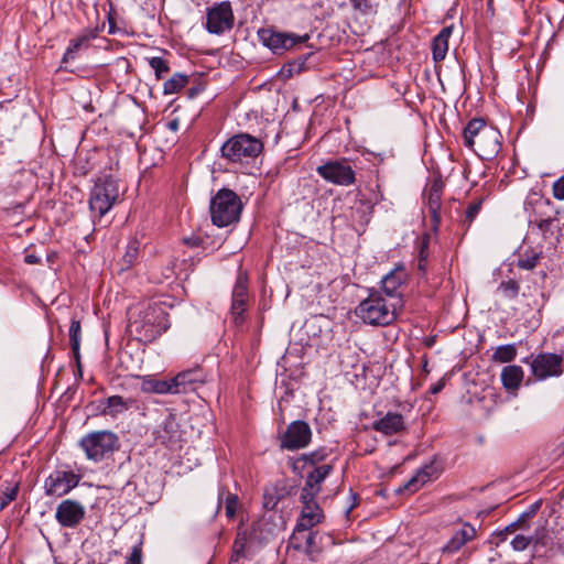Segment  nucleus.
Masks as SVG:
<instances>
[{"mask_svg": "<svg viewBox=\"0 0 564 564\" xmlns=\"http://www.w3.org/2000/svg\"><path fill=\"white\" fill-rule=\"evenodd\" d=\"M323 518L324 513L318 503L316 501H311L308 505H303L297 523L303 528H313L321 523Z\"/></svg>", "mask_w": 564, "mask_h": 564, "instance_id": "25", "label": "nucleus"}, {"mask_svg": "<svg viewBox=\"0 0 564 564\" xmlns=\"http://www.w3.org/2000/svg\"><path fill=\"white\" fill-rule=\"evenodd\" d=\"M498 291H500L506 299L513 300L519 295L520 284L512 279L501 281Z\"/></svg>", "mask_w": 564, "mask_h": 564, "instance_id": "42", "label": "nucleus"}, {"mask_svg": "<svg viewBox=\"0 0 564 564\" xmlns=\"http://www.w3.org/2000/svg\"><path fill=\"white\" fill-rule=\"evenodd\" d=\"M429 248H430V235L424 234L417 241V249H419L417 258L429 259V254H430Z\"/></svg>", "mask_w": 564, "mask_h": 564, "instance_id": "49", "label": "nucleus"}, {"mask_svg": "<svg viewBox=\"0 0 564 564\" xmlns=\"http://www.w3.org/2000/svg\"><path fill=\"white\" fill-rule=\"evenodd\" d=\"M553 197L557 200H564V174L552 185Z\"/></svg>", "mask_w": 564, "mask_h": 564, "instance_id": "51", "label": "nucleus"}, {"mask_svg": "<svg viewBox=\"0 0 564 564\" xmlns=\"http://www.w3.org/2000/svg\"><path fill=\"white\" fill-rule=\"evenodd\" d=\"M126 564H142V542L141 541L132 547L131 553H130L129 557L127 558Z\"/></svg>", "mask_w": 564, "mask_h": 564, "instance_id": "50", "label": "nucleus"}, {"mask_svg": "<svg viewBox=\"0 0 564 564\" xmlns=\"http://www.w3.org/2000/svg\"><path fill=\"white\" fill-rule=\"evenodd\" d=\"M249 305L248 275L239 271L236 283L232 289L231 314L236 324L242 323V314Z\"/></svg>", "mask_w": 564, "mask_h": 564, "instance_id": "12", "label": "nucleus"}, {"mask_svg": "<svg viewBox=\"0 0 564 564\" xmlns=\"http://www.w3.org/2000/svg\"><path fill=\"white\" fill-rule=\"evenodd\" d=\"M262 151V143L259 139L240 133L231 137L221 147L223 156L231 162L248 163L256 159Z\"/></svg>", "mask_w": 564, "mask_h": 564, "instance_id": "7", "label": "nucleus"}, {"mask_svg": "<svg viewBox=\"0 0 564 564\" xmlns=\"http://www.w3.org/2000/svg\"><path fill=\"white\" fill-rule=\"evenodd\" d=\"M552 223V219H544V220H541L540 224H539V228L540 229H546Z\"/></svg>", "mask_w": 564, "mask_h": 564, "instance_id": "59", "label": "nucleus"}, {"mask_svg": "<svg viewBox=\"0 0 564 564\" xmlns=\"http://www.w3.org/2000/svg\"><path fill=\"white\" fill-rule=\"evenodd\" d=\"M18 491V482L10 481L0 486V511L17 498Z\"/></svg>", "mask_w": 564, "mask_h": 564, "instance_id": "35", "label": "nucleus"}, {"mask_svg": "<svg viewBox=\"0 0 564 564\" xmlns=\"http://www.w3.org/2000/svg\"><path fill=\"white\" fill-rule=\"evenodd\" d=\"M149 65L155 73L156 79H161L170 70V66L165 59L154 56L148 59Z\"/></svg>", "mask_w": 564, "mask_h": 564, "instance_id": "44", "label": "nucleus"}, {"mask_svg": "<svg viewBox=\"0 0 564 564\" xmlns=\"http://www.w3.org/2000/svg\"><path fill=\"white\" fill-rule=\"evenodd\" d=\"M382 0H350L352 7L364 14H376Z\"/></svg>", "mask_w": 564, "mask_h": 564, "instance_id": "40", "label": "nucleus"}, {"mask_svg": "<svg viewBox=\"0 0 564 564\" xmlns=\"http://www.w3.org/2000/svg\"><path fill=\"white\" fill-rule=\"evenodd\" d=\"M306 458L308 466H315L317 463L324 460L325 454L322 451H315L310 454H302Z\"/></svg>", "mask_w": 564, "mask_h": 564, "instance_id": "53", "label": "nucleus"}, {"mask_svg": "<svg viewBox=\"0 0 564 564\" xmlns=\"http://www.w3.org/2000/svg\"><path fill=\"white\" fill-rule=\"evenodd\" d=\"M517 356V348L513 344L501 345L496 348L492 360L498 362H510Z\"/></svg>", "mask_w": 564, "mask_h": 564, "instance_id": "38", "label": "nucleus"}, {"mask_svg": "<svg viewBox=\"0 0 564 564\" xmlns=\"http://www.w3.org/2000/svg\"><path fill=\"white\" fill-rule=\"evenodd\" d=\"M308 55L310 54L303 55L293 62H288L286 76L292 77L294 74H299L304 68V65H305V62H306ZM284 77H285V74H284Z\"/></svg>", "mask_w": 564, "mask_h": 564, "instance_id": "46", "label": "nucleus"}, {"mask_svg": "<svg viewBox=\"0 0 564 564\" xmlns=\"http://www.w3.org/2000/svg\"><path fill=\"white\" fill-rule=\"evenodd\" d=\"M444 185L442 181H433L430 186L424 191V198L426 199L427 210L431 215L433 227L436 230L441 224V198Z\"/></svg>", "mask_w": 564, "mask_h": 564, "instance_id": "18", "label": "nucleus"}, {"mask_svg": "<svg viewBox=\"0 0 564 564\" xmlns=\"http://www.w3.org/2000/svg\"><path fill=\"white\" fill-rule=\"evenodd\" d=\"M332 470L333 467L328 464L314 467V469L308 473L305 484L314 488H319V485L324 481V479L329 475Z\"/></svg>", "mask_w": 564, "mask_h": 564, "instance_id": "36", "label": "nucleus"}, {"mask_svg": "<svg viewBox=\"0 0 564 564\" xmlns=\"http://www.w3.org/2000/svg\"><path fill=\"white\" fill-rule=\"evenodd\" d=\"M530 521L531 519L524 512H522L514 522L510 523L505 528L503 531L499 532V536H501L502 540H507L508 534L516 533L518 530H528L530 529Z\"/></svg>", "mask_w": 564, "mask_h": 564, "instance_id": "37", "label": "nucleus"}, {"mask_svg": "<svg viewBox=\"0 0 564 564\" xmlns=\"http://www.w3.org/2000/svg\"><path fill=\"white\" fill-rule=\"evenodd\" d=\"M237 505H238L237 496L229 495L226 498V514H227V517L232 518L235 516L236 509H237Z\"/></svg>", "mask_w": 564, "mask_h": 564, "instance_id": "52", "label": "nucleus"}, {"mask_svg": "<svg viewBox=\"0 0 564 564\" xmlns=\"http://www.w3.org/2000/svg\"><path fill=\"white\" fill-rule=\"evenodd\" d=\"M484 200H485L484 197H478V198L470 200L466 205L464 212L459 215L458 225L464 232H466L470 228L474 220L480 214V212L482 209Z\"/></svg>", "mask_w": 564, "mask_h": 564, "instance_id": "26", "label": "nucleus"}, {"mask_svg": "<svg viewBox=\"0 0 564 564\" xmlns=\"http://www.w3.org/2000/svg\"><path fill=\"white\" fill-rule=\"evenodd\" d=\"M85 513V507L80 502L65 499L57 506L55 519L62 527L75 528L83 521Z\"/></svg>", "mask_w": 564, "mask_h": 564, "instance_id": "14", "label": "nucleus"}, {"mask_svg": "<svg viewBox=\"0 0 564 564\" xmlns=\"http://www.w3.org/2000/svg\"><path fill=\"white\" fill-rule=\"evenodd\" d=\"M405 280L406 273L402 268H397L382 278V289L392 302L395 299H401L398 290L405 283Z\"/></svg>", "mask_w": 564, "mask_h": 564, "instance_id": "22", "label": "nucleus"}, {"mask_svg": "<svg viewBox=\"0 0 564 564\" xmlns=\"http://www.w3.org/2000/svg\"><path fill=\"white\" fill-rule=\"evenodd\" d=\"M140 243L137 240L129 241L124 256L122 257V269L130 268L139 256Z\"/></svg>", "mask_w": 564, "mask_h": 564, "instance_id": "41", "label": "nucleus"}, {"mask_svg": "<svg viewBox=\"0 0 564 564\" xmlns=\"http://www.w3.org/2000/svg\"><path fill=\"white\" fill-rule=\"evenodd\" d=\"M129 327L140 340L153 341L170 327L169 315L162 305L150 304L139 312Z\"/></svg>", "mask_w": 564, "mask_h": 564, "instance_id": "3", "label": "nucleus"}, {"mask_svg": "<svg viewBox=\"0 0 564 564\" xmlns=\"http://www.w3.org/2000/svg\"><path fill=\"white\" fill-rule=\"evenodd\" d=\"M242 204L230 189H220L210 200L212 221L217 227H226L239 219Z\"/></svg>", "mask_w": 564, "mask_h": 564, "instance_id": "4", "label": "nucleus"}, {"mask_svg": "<svg viewBox=\"0 0 564 564\" xmlns=\"http://www.w3.org/2000/svg\"><path fill=\"white\" fill-rule=\"evenodd\" d=\"M500 131L481 118L471 119L463 131L464 145L471 149L480 159L492 160L502 148Z\"/></svg>", "mask_w": 564, "mask_h": 564, "instance_id": "1", "label": "nucleus"}, {"mask_svg": "<svg viewBox=\"0 0 564 564\" xmlns=\"http://www.w3.org/2000/svg\"><path fill=\"white\" fill-rule=\"evenodd\" d=\"M372 429L386 436H391L405 431L406 426L402 414L388 412L372 423Z\"/></svg>", "mask_w": 564, "mask_h": 564, "instance_id": "19", "label": "nucleus"}, {"mask_svg": "<svg viewBox=\"0 0 564 564\" xmlns=\"http://www.w3.org/2000/svg\"><path fill=\"white\" fill-rule=\"evenodd\" d=\"M119 196V184L113 177H98L90 192L89 208L91 213L102 217L118 202Z\"/></svg>", "mask_w": 564, "mask_h": 564, "instance_id": "5", "label": "nucleus"}, {"mask_svg": "<svg viewBox=\"0 0 564 564\" xmlns=\"http://www.w3.org/2000/svg\"><path fill=\"white\" fill-rule=\"evenodd\" d=\"M234 25V13L229 1H223L207 10L206 29L212 34H223Z\"/></svg>", "mask_w": 564, "mask_h": 564, "instance_id": "9", "label": "nucleus"}, {"mask_svg": "<svg viewBox=\"0 0 564 564\" xmlns=\"http://www.w3.org/2000/svg\"><path fill=\"white\" fill-rule=\"evenodd\" d=\"M281 498L280 489L276 486L268 487L263 494V507L267 510H273L276 508Z\"/></svg>", "mask_w": 564, "mask_h": 564, "instance_id": "39", "label": "nucleus"}, {"mask_svg": "<svg viewBox=\"0 0 564 564\" xmlns=\"http://www.w3.org/2000/svg\"><path fill=\"white\" fill-rule=\"evenodd\" d=\"M310 39L307 33L303 35H296L295 33L284 32V50H289L296 44L304 43Z\"/></svg>", "mask_w": 564, "mask_h": 564, "instance_id": "45", "label": "nucleus"}, {"mask_svg": "<svg viewBox=\"0 0 564 564\" xmlns=\"http://www.w3.org/2000/svg\"><path fill=\"white\" fill-rule=\"evenodd\" d=\"M433 470V465H425L424 467L420 468L411 479L395 489V494L402 495L405 491L410 494L416 492L425 482L432 478Z\"/></svg>", "mask_w": 564, "mask_h": 564, "instance_id": "23", "label": "nucleus"}, {"mask_svg": "<svg viewBox=\"0 0 564 564\" xmlns=\"http://www.w3.org/2000/svg\"><path fill=\"white\" fill-rule=\"evenodd\" d=\"M188 84V76L182 73H175L170 79L163 85L164 95L177 94Z\"/></svg>", "mask_w": 564, "mask_h": 564, "instance_id": "34", "label": "nucleus"}, {"mask_svg": "<svg viewBox=\"0 0 564 564\" xmlns=\"http://www.w3.org/2000/svg\"><path fill=\"white\" fill-rule=\"evenodd\" d=\"M79 445L86 457L94 462H100L113 454L119 448L118 436L110 431H96L85 435Z\"/></svg>", "mask_w": 564, "mask_h": 564, "instance_id": "6", "label": "nucleus"}, {"mask_svg": "<svg viewBox=\"0 0 564 564\" xmlns=\"http://www.w3.org/2000/svg\"><path fill=\"white\" fill-rule=\"evenodd\" d=\"M154 434L161 444L172 448L176 447L182 440V431L175 414L166 413Z\"/></svg>", "mask_w": 564, "mask_h": 564, "instance_id": "15", "label": "nucleus"}, {"mask_svg": "<svg viewBox=\"0 0 564 564\" xmlns=\"http://www.w3.org/2000/svg\"><path fill=\"white\" fill-rule=\"evenodd\" d=\"M453 33V26L443 28L432 42V56L435 63L442 62L448 52V41Z\"/></svg>", "mask_w": 564, "mask_h": 564, "instance_id": "24", "label": "nucleus"}, {"mask_svg": "<svg viewBox=\"0 0 564 564\" xmlns=\"http://www.w3.org/2000/svg\"><path fill=\"white\" fill-rule=\"evenodd\" d=\"M350 497H351V505L349 506V508L347 509V513H349L354 508H356L358 506V497L356 494H354L352 491H350Z\"/></svg>", "mask_w": 564, "mask_h": 564, "instance_id": "58", "label": "nucleus"}, {"mask_svg": "<svg viewBox=\"0 0 564 564\" xmlns=\"http://www.w3.org/2000/svg\"><path fill=\"white\" fill-rule=\"evenodd\" d=\"M563 358L561 355L543 352L539 354L531 362L534 377L544 380L550 377H558L563 372Z\"/></svg>", "mask_w": 564, "mask_h": 564, "instance_id": "11", "label": "nucleus"}, {"mask_svg": "<svg viewBox=\"0 0 564 564\" xmlns=\"http://www.w3.org/2000/svg\"><path fill=\"white\" fill-rule=\"evenodd\" d=\"M535 542V530L533 534L525 535L523 533H518L510 541V544L514 551H524L530 544L534 545Z\"/></svg>", "mask_w": 564, "mask_h": 564, "instance_id": "43", "label": "nucleus"}, {"mask_svg": "<svg viewBox=\"0 0 564 564\" xmlns=\"http://www.w3.org/2000/svg\"><path fill=\"white\" fill-rule=\"evenodd\" d=\"M289 465L296 475L302 476L303 471L308 466V463L306 462V458L301 455L296 458H290Z\"/></svg>", "mask_w": 564, "mask_h": 564, "instance_id": "48", "label": "nucleus"}, {"mask_svg": "<svg viewBox=\"0 0 564 564\" xmlns=\"http://www.w3.org/2000/svg\"><path fill=\"white\" fill-rule=\"evenodd\" d=\"M523 369L518 365L506 366L501 370L500 379L508 391L517 390L523 380Z\"/></svg>", "mask_w": 564, "mask_h": 564, "instance_id": "28", "label": "nucleus"}, {"mask_svg": "<svg viewBox=\"0 0 564 564\" xmlns=\"http://www.w3.org/2000/svg\"><path fill=\"white\" fill-rule=\"evenodd\" d=\"M174 394L196 391L206 381V375L200 367L184 370L172 378Z\"/></svg>", "mask_w": 564, "mask_h": 564, "instance_id": "16", "label": "nucleus"}, {"mask_svg": "<svg viewBox=\"0 0 564 564\" xmlns=\"http://www.w3.org/2000/svg\"><path fill=\"white\" fill-rule=\"evenodd\" d=\"M260 42L274 53L282 47V33L275 32L270 28H263L258 31Z\"/></svg>", "mask_w": 564, "mask_h": 564, "instance_id": "33", "label": "nucleus"}, {"mask_svg": "<svg viewBox=\"0 0 564 564\" xmlns=\"http://www.w3.org/2000/svg\"><path fill=\"white\" fill-rule=\"evenodd\" d=\"M443 388H444V381L441 380L436 384L431 387L430 391L432 394H437L438 392H441L443 390Z\"/></svg>", "mask_w": 564, "mask_h": 564, "instance_id": "57", "label": "nucleus"}, {"mask_svg": "<svg viewBox=\"0 0 564 564\" xmlns=\"http://www.w3.org/2000/svg\"><path fill=\"white\" fill-rule=\"evenodd\" d=\"M475 536V528L469 523H465L454 532L449 541L442 547V551L443 553L454 554Z\"/></svg>", "mask_w": 564, "mask_h": 564, "instance_id": "21", "label": "nucleus"}, {"mask_svg": "<svg viewBox=\"0 0 564 564\" xmlns=\"http://www.w3.org/2000/svg\"><path fill=\"white\" fill-rule=\"evenodd\" d=\"M132 403L133 402L131 399H123L120 395H112L107 399L106 405L102 409V413L105 415L116 417L119 414H122L123 412L128 411L131 408Z\"/></svg>", "mask_w": 564, "mask_h": 564, "instance_id": "31", "label": "nucleus"}, {"mask_svg": "<svg viewBox=\"0 0 564 564\" xmlns=\"http://www.w3.org/2000/svg\"><path fill=\"white\" fill-rule=\"evenodd\" d=\"M96 37V33L94 31H85L77 37L69 41V44L63 55L62 62L68 63L73 61L76 56V53L82 48H87L93 39Z\"/></svg>", "mask_w": 564, "mask_h": 564, "instance_id": "27", "label": "nucleus"}, {"mask_svg": "<svg viewBox=\"0 0 564 564\" xmlns=\"http://www.w3.org/2000/svg\"><path fill=\"white\" fill-rule=\"evenodd\" d=\"M141 390L145 393L156 394H174V387L172 379L170 380H158L153 377H144L141 382Z\"/></svg>", "mask_w": 564, "mask_h": 564, "instance_id": "29", "label": "nucleus"}, {"mask_svg": "<svg viewBox=\"0 0 564 564\" xmlns=\"http://www.w3.org/2000/svg\"><path fill=\"white\" fill-rule=\"evenodd\" d=\"M541 507V501H535L533 503H531L524 511V513L530 518L532 519L539 511Z\"/></svg>", "mask_w": 564, "mask_h": 564, "instance_id": "55", "label": "nucleus"}, {"mask_svg": "<svg viewBox=\"0 0 564 564\" xmlns=\"http://www.w3.org/2000/svg\"><path fill=\"white\" fill-rule=\"evenodd\" d=\"M312 440V430L305 421H294L284 431V448L295 451L305 448Z\"/></svg>", "mask_w": 564, "mask_h": 564, "instance_id": "13", "label": "nucleus"}, {"mask_svg": "<svg viewBox=\"0 0 564 564\" xmlns=\"http://www.w3.org/2000/svg\"><path fill=\"white\" fill-rule=\"evenodd\" d=\"M80 322L77 319H72L68 335L69 343L73 351V356L78 369V372L82 375V364H80Z\"/></svg>", "mask_w": 564, "mask_h": 564, "instance_id": "32", "label": "nucleus"}, {"mask_svg": "<svg viewBox=\"0 0 564 564\" xmlns=\"http://www.w3.org/2000/svg\"><path fill=\"white\" fill-rule=\"evenodd\" d=\"M79 479V476L72 470L57 469L45 479V494L56 497L67 495L78 485Z\"/></svg>", "mask_w": 564, "mask_h": 564, "instance_id": "10", "label": "nucleus"}, {"mask_svg": "<svg viewBox=\"0 0 564 564\" xmlns=\"http://www.w3.org/2000/svg\"><path fill=\"white\" fill-rule=\"evenodd\" d=\"M402 306V299L387 301L380 292L371 291L356 307L355 313L364 323L386 326L397 318V310Z\"/></svg>", "mask_w": 564, "mask_h": 564, "instance_id": "2", "label": "nucleus"}, {"mask_svg": "<svg viewBox=\"0 0 564 564\" xmlns=\"http://www.w3.org/2000/svg\"><path fill=\"white\" fill-rule=\"evenodd\" d=\"M235 549H236V552L238 553L239 552L238 542L235 543Z\"/></svg>", "mask_w": 564, "mask_h": 564, "instance_id": "61", "label": "nucleus"}, {"mask_svg": "<svg viewBox=\"0 0 564 564\" xmlns=\"http://www.w3.org/2000/svg\"><path fill=\"white\" fill-rule=\"evenodd\" d=\"M427 264H429V259L417 258V271H419L420 280L427 281Z\"/></svg>", "mask_w": 564, "mask_h": 564, "instance_id": "54", "label": "nucleus"}, {"mask_svg": "<svg viewBox=\"0 0 564 564\" xmlns=\"http://www.w3.org/2000/svg\"><path fill=\"white\" fill-rule=\"evenodd\" d=\"M544 523L546 521H543V523H540L535 527V542H534V550L535 552H540V550L544 549V554H554L556 552H563L564 553V541L561 536H555L553 533L549 532Z\"/></svg>", "mask_w": 564, "mask_h": 564, "instance_id": "17", "label": "nucleus"}, {"mask_svg": "<svg viewBox=\"0 0 564 564\" xmlns=\"http://www.w3.org/2000/svg\"><path fill=\"white\" fill-rule=\"evenodd\" d=\"M169 127L171 130L176 131L178 128V122L176 120H173L169 123Z\"/></svg>", "mask_w": 564, "mask_h": 564, "instance_id": "60", "label": "nucleus"}, {"mask_svg": "<svg viewBox=\"0 0 564 564\" xmlns=\"http://www.w3.org/2000/svg\"><path fill=\"white\" fill-rule=\"evenodd\" d=\"M24 261L28 264H37V263H40L41 259H40V257H37L33 253H30L24 257Z\"/></svg>", "mask_w": 564, "mask_h": 564, "instance_id": "56", "label": "nucleus"}, {"mask_svg": "<svg viewBox=\"0 0 564 564\" xmlns=\"http://www.w3.org/2000/svg\"><path fill=\"white\" fill-rule=\"evenodd\" d=\"M314 539L315 533L312 531V528H303L296 523L293 533L289 539V549L302 550L305 553L312 555L316 552L314 547Z\"/></svg>", "mask_w": 564, "mask_h": 564, "instance_id": "20", "label": "nucleus"}, {"mask_svg": "<svg viewBox=\"0 0 564 564\" xmlns=\"http://www.w3.org/2000/svg\"><path fill=\"white\" fill-rule=\"evenodd\" d=\"M321 488H314L307 484L301 490V501L303 505H308L311 501H315L316 495L319 492Z\"/></svg>", "mask_w": 564, "mask_h": 564, "instance_id": "47", "label": "nucleus"}, {"mask_svg": "<svg viewBox=\"0 0 564 564\" xmlns=\"http://www.w3.org/2000/svg\"><path fill=\"white\" fill-rule=\"evenodd\" d=\"M317 174L326 182L338 186H350L356 182V173L347 160H332L316 167Z\"/></svg>", "mask_w": 564, "mask_h": 564, "instance_id": "8", "label": "nucleus"}, {"mask_svg": "<svg viewBox=\"0 0 564 564\" xmlns=\"http://www.w3.org/2000/svg\"><path fill=\"white\" fill-rule=\"evenodd\" d=\"M542 248H524L518 257L517 267L522 270H533L542 259Z\"/></svg>", "mask_w": 564, "mask_h": 564, "instance_id": "30", "label": "nucleus"}]
</instances>
